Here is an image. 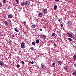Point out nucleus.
<instances>
[{"instance_id": "obj_1", "label": "nucleus", "mask_w": 76, "mask_h": 76, "mask_svg": "<svg viewBox=\"0 0 76 76\" xmlns=\"http://www.w3.org/2000/svg\"><path fill=\"white\" fill-rule=\"evenodd\" d=\"M66 23L68 26H70L72 25V21L70 20L68 21Z\"/></svg>"}, {"instance_id": "obj_2", "label": "nucleus", "mask_w": 76, "mask_h": 76, "mask_svg": "<svg viewBox=\"0 0 76 76\" xmlns=\"http://www.w3.org/2000/svg\"><path fill=\"white\" fill-rule=\"evenodd\" d=\"M67 34H68V35L69 36V37L71 38H73V39H75V38L73 37V35L71 34L70 33H67Z\"/></svg>"}, {"instance_id": "obj_3", "label": "nucleus", "mask_w": 76, "mask_h": 76, "mask_svg": "<svg viewBox=\"0 0 76 76\" xmlns=\"http://www.w3.org/2000/svg\"><path fill=\"white\" fill-rule=\"evenodd\" d=\"M25 4L26 6H29V5L30 4V2L29 1H26L25 2Z\"/></svg>"}, {"instance_id": "obj_4", "label": "nucleus", "mask_w": 76, "mask_h": 76, "mask_svg": "<svg viewBox=\"0 0 76 76\" xmlns=\"http://www.w3.org/2000/svg\"><path fill=\"white\" fill-rule=\"evenodd\" d=\"M21 47L22 48H25V45H24L25 44L23 42L21 43Z\"/></svg>"}, {"instance_id": "obj_5", "label": "nucleus", "mask_w": 76, "mask_h": 76, "mask_svg": "<svg viewBox=\"0 0 76 76\" xmlns=\"http://www.w3.org/2000/svg\"><path fill=\"white\" fill-rule=\"evenodd\" d=\"M8 18H13V15H12V14H9L8 16Z\"/></svg>"}, {"instance_id": "obj_6", "label": "nucleus", "mask_w": 76, "mask_h": 76, "mask_svg": "<svg viewBox=\"0 0 76 76\" xmlns=\"http://www.w3.org/2000/svg\"><path fill=\"white\" fill-rule=\"evenodd\" d=\"M4 65V62L3 61H1L0 62V65L1 66H3V65Z\"/></svg>"}, {"instance_id": "obj_7", "label": "nucleus", "mask_w": 76, "mask_h": 76, "mask_svg": "<svg viewBox=\"0 0 76 76\" xmlns=\"http://www.w3.org/2000/svg\"><path fill=\"white\" fill-rule=\"evenodd\" d=\"M58 64L59 66H60V65H61V64H62V62H61V61H58Z\"/></svg>"}, {"instance_id": "obj_8", "label": "nucleus", "mask_w": 76, "mask_h": 76, "mask_svg": "<svg viewBox=\"0 0 76 76\" xmlns=\"http://www.w3.org/2000/svg\"><path fill=\"white\" fill-rule=\"evenodd\" d=\"M4 23L7 26H9V23H8V22L6 20L4 22Z\"/></svg>"}, {"instance_id": "obj_9", "label": "nucleus", "mask_w": 76, "mask_h": 76, "mask_svg": "<svg viewBox=\"0 0 76 76\" xmlns=\"http://www.w3.org/2000/svg\"><path fill=\"white\" fill-rule=\"evenodd\" d=\"M38 15L40 17H42V16L43 14L42 13L40 12L39 13Z\"/></svg>"}, {"instance_id": "obj_10", "label": "nucleus", "mask_w": 76, "mask_h": 76, "mask_svg": "<svg viewBox=\"0 0 76 76\" xmlns=\"http://www.w3.org/2000/svg\"><path fill=\"white\" fill-rule=\"evenodd\" d=\"M31 27L32 28V29L34 28H35V27H36V26L35 25H33L31 26Z\"/></svg>"}, {"instance_id": "obj_11", "label": "nucleus", "mask_w": 76, "mask_h": 76, "mask_svg": "<svg viewBox=\"0 0 76 76\" xmlns=\"http://www.w3.org/2000/svg\"><path fill=\"white\" fill-rule=\"evenodd\" d=\"M73 59L74 60V61H75L76 60V55H75L73 56Z\"/></svg>"}, {"instance_id": "obj_12", "label": "nucleus", "mask_w": 76, "mask_h": 76, "mask_svg": "<svg viewBox=\"0 0 76 76\" xmlns=\"http://www.w3.org/2000/svg\"><path fill=\"white\" fill-rule=\"evenodd\" d=\"M69 29H70L71 30H73V28L72 26H70V27H69Z\"/></svg>"}, {"instance_id": "obj_13", "label": "nucleus", "mask_w": 76, "mask_h": 76, "mask_svg": "<svg viewBox=\"0 0 76 76\" xmlns=\"http://www.w3.org/2000/svg\"><path fill=\"white\" fill-rule=\"evenodd\" d=\"M57 7L56 6L54 5V10H56L57 9Z\"/></svg>"}, {"instance_id": "obj_14", "label": "nucleus", "mask_w": 76, "mask_h": 76, "mask_svg": "<svg viewBox=\"0 0 76 76\" xmlns=\"http://www.w3.org/2000/svg\"><path fill=\"white\" fill-rule=\"evenodd\" d=\"M47 8H46L44 9L43 12L44 13H46V12H47Z\"/></svg>"}, {"instance_id": "obj_15", "label": "nucleus", "mask_w": 76, "mask_h": 76, "mask_svg": "<svg viewBox=\"0 0 76 76\" xmlns=\"http://www.w3.org/2000/svg\"><path fill=\"white\" fill-rule=\"evenodd\" d=\"M52 37H55L56 36V33H53L51 34Z\"/></svg>"}, {"instance_id": "obj_16", "label": "nucleus", "mask_w": 76, "mask_h": 76, "mask_svg": "<svg viewBox=\"0 0 76 76\" xmlns=\"http://www.w3.org/2000/svg\"><path fill=\"white\" fill-rule=\"evenodd\" d=\"M25 3H24V2H22L21 4V5L22 6H25Z\"/></svg>"}, {"instance_id": "obj_17", "label": "nucleus", "mask_w": 76, "mask_h": 76, "mask_svg": "<svg viewBox=\"0 0 76 76\" xmlns=\"http://www.w3.org/2000/svg\"><path fill=\"white\" fill-rule=\"evenodd\" d=\"M64 69L65 70L67 71V66H65L64 67Z\"/></svg>"}, {"instance_id": "obj_18", "label": "nucleus", "mask_w": 76, "mask_h": 76, "mask_svg": "<svg viewBox=\"0 0 76 76\" xmlns=\"http://www.w3.org/2000/svg\"><path fill=\"white\" fill-rule=\"evenodd\" d=\"M36 42L37 44H38V43H39V39H37L36 40Z\"/></svg>"}, {"instance_id": "obj_19", "label": "nucleus", "mask_w": 76, "mask_h": 76, "mask_svg": "<svg viewBox=\"0 0 76 76\" xmlns=\"http://www.w3.org/2000/svg\"><path fill=\"white\" fill-rule=\"evenodd\" d=\"M14 30L15 31H16V32H18V29H17V28H14Z\"/></svg>"}, {"instance_id": "obj_20", "label": "nucleus", "mask_w": 76, "mask_h": 76, "mask_svg": "<svg viewBox=\"0 0 76 76\" xmlns=\"http://www.w3.org/2000/svg\"><path fill=\"white\" fill-rule=\"evenodd\" d=\"M2 2L3 3H6L7 2V1L6 0H3Z\"/></svg>"}, {"instance_id": "obj_21", "label": "nucleus", "mask_w": 76, "mask_h": 76, "mask_svg": "<svg viewBox=\"0 0 76 76\" xmlns=\"http://www.w3.org/2000/svg\"><path fill=\"white\" fill-rule=\"evenodd\" d=\"M73 75H74V76H76V71H75V72H73Z\"/></svg>"}, {"instance_id": "obj_22", "label": "nucleus", "mask_w": 76, "mask_h": 76, "mask_svg": "<svg viewBox=\"0 0 76 76\" xmlns=\"http://www.w3.org/2000/svg\"><path fill=\"white\" fill-rule=\"evenodd\" d=\"M52 65L53 67H55V66L56 65L55 64V63H53L52 64Z\"/></svg>"}, {"instance_id": "obj_23", "label": "nucleus", "mask_w": 76, "mask_h": 76, "mask_svg": "<svg viewBox=\"0 0 76 76\" xmlns=\"http://www.w3.org/2000/svg\"><path fill=\"white\" fill-rule=\"evenodd\" d=\"M23 23L24 25H25L26 23V21H23Z\"/></svg>"}, {"instance_id": "obj_24", "label": "nucleus", "mask_w": 76, "mask_h": 76, "mask_svg": "<svg viewBox=\"0 0 76 76\" xmlns=\"http://www.w3.org/2000/svg\"><path fill=\"white\" fill-rule=\"evenodd\" d=\"M68 39L70 41H73V40H72V39L70 38H68Z\"/></svg>"}, {"instance_id": "obj_25", "label": "nucleus", "mask_w": 76, "mask_h": 76, "mask_svg": "<svg viewBox=\"0 0 76 76\" xmlns=\"http://www.w3.org/2000/svg\"><path fill=\"white\" fill-rule=\"evenodd\" d=\"M10 44H11V43L12 42V41L11 40H10V39H9V42H8Z\"/></svg>"}, {"instance_id": "obj_26", "label": "nucleus", "mask_w": 76, "mask_h": 76, "mask_svg": "<svg viewBox=\"0 0 76 76\" xmlns=\"http://www.w3.org/2000/svg\"><path fill=\"white\" fill-rule=\"evenodd\" d=\"M32 45H35V43L34 42H32Z\"/></svg>"}, {"instance_id": "obj_27", "label": "nucleus", "mask_w": 76, "mask_h": 76, "mask_svg": "<svg viewBox=\"0 0 76 76\" xmlns=\"http://www.w3.org/2000/svg\"><path fill=\"white\" fill-rule=\"evenodd\" d=\"M21 63L22 64H25V63H24V62H23V61H21Z\"/></svg>"}, {"instance_id": "obj_28", "label": "nucleus", "mask_w": 76, "mask_h": 76, "mask_svg": "<svg viewBox=\"0 0 76 76\" xmlns=\"http://www.w3.org/2000/svg\"><path fill=\"white\" fill-rule=\"evenodd\" d=\"M17 67H20V65L19 64H17Z\"/></svg>"}, {"instance_id": "obj_29", "label": "nucleus", "mask_w": 76, "mask_h": 76, "mask_svg": "<svg viewBox=\"0 0 76 76\" xmlns=\"http://www.w3.org/2000/svg\"><path fill=\"white\" fill-rule=\"evenodd\" d=\"M41 66L42 67V68H44V66L42 64H41Z\"/></svg>"}, {"instance_id": "obj_30", "label": "nucleus", "mask_w": 76, "mask_h": 76, "mask_svg": "<svg viewBox=\"0 0 76 76\" xmlns=\"http://www.w3.org/2000/svg\"><path fill=\"white\" fill-rule=\"evenodd\" d=\"M74 67L75 68H76V64H74Z\"/></svg>"}, {"instance_id": "obj_31", "label": "nucleus", "mask_w": 76, "mask_h": 76, "mask_svg": "<svg viewBox=\"0 0 76 76\" xmlns=\"http://www.w3.org/2000/svg\"><path fill=\"white\" fill-rule=\"evenodd\" d=\"M15 1L16 3H17V4H18L19 3V1H18V0H15Z\"/></svg>"}, {"instance_id": "obj_32", "label": "nucleus", "mask_w": 76, "mask_h": 76, "mask_svg": "<svg viewBox=\"0 0 76 76\" xmlns=\"http://www.w3.org/2000/svg\"><path fill=\"white\" fill-rule=\"evenodd\" d=\"M2 6V3L0 2V7H1Z\"/></svg>"}, {"instance_id": "obj_33", "label": "nucleus", "mask_w": 76, "mask_h": 76, "mask_svg": "<svg viewBox=\"0 0 76 76\" xmlns=\"http://www.w3.org/2000/svg\"><path fill=\"white\" fill-rule=\"evenodd\" d=\"M42 35V37H44V38H45L46 37V36L45 35Z\"/></svg>"}, {"instance_id": "obj_34", "label": "nucleus", "mask_w": 76, "mask_h": 76, "mask_svg": "<svg viewBox=\"0 0 76 76\" xmlns=\"http://www.w3.org/2000/svg\"><path fill=\"white\" fill-rule=\"evenodd\" d=\"M31 50H32V51L34 50V49H33V47H31Z\"/></svg>"}, {"instance_id": "obj_35", "label": "nucleus", "mask_w": 76, "mask_h": 76, "mask_svg": "<svg viewBox=\"0 0 76 76\" xmlns=\"http://www.w3.org/2000/svg\"><path fill=\"white\" fill-rule=\"evenodd\" d=\"M53 45H54V46H57V45L56 44V43H55L53 44Z\"/></svg>"}, {"instance_id": "obj_36", "label": "nucleus", "mask_w": 76, "mask_h": 76, "mask_svg": "<svg viewBox=\"0 0 76 76\" xmlns=\"http://www.w3.org/2000/svg\"><path fill=\"white\" fill-rule=\"evenodd\" d=\"M60 0H55L56 1H57V2H58V1H59Z\"/></svg>"}, {"instance_id": "obj_37", "label": "nucleus", "mask_w": 76, "mask_h": 76, "mask_svg": "<svg viewBox=\"0 0 76 76\" xmlns=\"http://www.w3.org/2000/svg\"><path fill=\"white\" fill-rule=\"evenodd\" d=\"M34 63V61H32L31 62V64H33Z\"/></svg>"}, {"instance_id": "obj_38", "label": "nucleus", "mask_w": 76, "mask_h": 76, "mask_svg": "<svg viewBox=\"0 0 76 76\" xmlns=\"http://www.w3.org/2000/svg\"><path fill=\"white\" fill-rule=\"evenodd\" d=\"M61 27H63V24H61Z\"/></svg>"}, {"instance_id": "obj_39", "label": "nucleus", "mask_w": 76, "mask_h": 76, "mask_svg": "<svg viewBox=\"0 0 76 76\" xmlns=\"http://www.w3.org/2000/svg\"><path fill=\"white\" fill-rule=\"evenodd\" d=\"M9 22H10V23H11L12 22H11V21L10 20H9Z\"/></svg>"}, {"instance_id": "obj_40", "label": "nucleus", "mask_w": 76, "mask_h": 76, "mask_svg": "<svg viewBox=\"0 0 76 76\" xmlns=\"http://www.w3.org/2000/svg\"><path fill=\"white\" fill-rule=\"evenodd\" d=\"M58 21V22H60L61 21V20L59 19Z\"/></svg>"}, {"instance_id": "obj_41", "label": "nucleus", "mask_w": 76, "mask_h": 76, "mask_svg": "<svg viewBox=\"0 0 76 76\" xmlns=\"http://www.w3.org/2000/svg\"><path fill=\"white\" fill-rule=\"evenodd\" d=\"M40 31H42V29H40Z\"/></svg>"}, {"instance_id": "obj_42", "label": "nucleus", "mask_w": 76, "mask_h": 76, "mask_svg": "<svg viewBox=\"0 0 76 76\" xmlns=\"http://www.w3.org/2000/svg\"><path fill=\"white\" fill-rule=\"evenodd\" d=\"M7 9H10V7H8L7 8Z\"/></svg>"}, {"instance_id": "obj_43", "label": "nucleus", "mask_w": 76, "mask_h": 76, "mask_svg": "<svg viewBox=\"0 0 76 76\" xmlns=\"http://www.w3.org/2000/svg\"><path fill=\"white\" fill-rule=\"evenodd\" d=\"M12 38H14V35H12Z\"/></svg>"}, {"instance_id": "obj_44", "label": "nucleus", "mask_w": 76, "mask_h": 76, "mask_svg": "<svg viewBox=\"0 0 76 76\" xmlns=\"http://www.w3.org/2000/svg\"><path fill=\"white\" fill-rule=\"evenodd\" d=\"M29 63H31V61H29Z\"/></svg>"}]
</instances>
